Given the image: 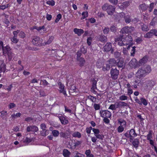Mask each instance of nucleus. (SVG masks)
Returning <instances> with one entry per match:
<instances>
[{
	"label": "nucleus",
	"mask_w": 157,
	"mask_h": 157,
	"mask_svg": "<svg viewBox=\"0 0 157 157\" xmlns=\"http://www.w3.org/2000/svg\"><path fill=\"white\" fill-rule=\"evenodd\" d=\"M115 41L118 42V44L120 46L130 45L132 44V38L131 35L128 34L117 38L115 39Z\"/></svg>",
	"instance_id": "f257e3e1"
},
{
	"label": "nucleus",
	"mask_w": 157,
	"mask_h": 157,
	"mask_svg": "<svg viewBox=\"0 0 157 157\" xmlns=\"http://www.w3.org/2000/svg\"><path fill=\"white\" fill-rule=\"evenodd\" d=\"M151 67L147 65H145L138 69L136 73V77L139 78L145 77L151 71Z\"/></svg>",
	"instance_id": "f03ea898"
},
{
	"label": "nucleus",
	"mask_w": 157,
	"mask_h": 157,
	"mask_svg": "<svg viewBox=\"0 0 157 157\" xmlns=\"http://www.w3.org/2000/svg\"><path fill=\"white\" fill-rule=\"evenodd\" d=\"M102 9L103 10L106 11L109 15H112L115 11V7L109 4L105 3L102 6Z\"/></svg>",
	"instance_id": "7ed1b4c3"
},
{
	"label": "nucleus",
	"mask_w": 157,
	"mask_h": 157,
	"mask_svg": "<svg viewBox=\"0 0 157 157\" xmlns=\"http://www.w3.org/2000/svg\"><path fill=\"white\" fill-rule=\"evenodd\" d=\"M107 62L108 64H106V67L104 66L102 67V70L104 71H109L111 67L117 66V62L114 58H111Z\"/></svg>",
	"instance_id": "20e7f679"
},
{
	"label": "nucleus",
	"mask_w": 157,
	"mask_h": 157,
	"mask_svg": "<svg viewBox=\"0 0 157 157\" xmlns=\"http://www.w3.org/2000/svg\"><path fill=\"white\" fill-rule=\"evenodd\" d=\"M2 50L3 51V54L5 56H6L7 54L8 55L9 61H10L12 59L13 56L10 48L8 45L4 47L2 45Z\"/></svg>",
	"instance_id": "39448f33"
},
{
	"label": "nucleus",
	"mask_w": 157,
	"mask_h": 157,
	"mask_svg": "<svg viewBox=\"0 0 157 157\" xmlns=\"http://www.w3.org/2000/svg\"><path fill=\"white\" fill-rule=\"evenodd\" d=\"M32 43L37 46H41L43 45V40L41 39H40L39 37L36 36H35L33 39Z\"/></svg>",
	"instance_id": "423d86ee"
},
{
	"label": "nucleus",
	"mask_w": 157,
	"mask_h": 157,
	"mask_svg": "<svg viewBox=\"0 0 157 157\" xmlns=\"http://www.w3.org/2000/svg\"><path fill=\"white\" fill-rule=\"evenodd\" d=\"M104 51L108 52L110 51L111 54H113L114 51L113 48H112V44L110 42L107 43L103 47Z\"/></svg>",
	"instance_id": "0eeeda50"
},
{
	"label": "nucleus",
	"mask_w": 157,
	"mask_h": 157,
	"mask_svg": "<svg viewBox=\"0 0 157 157\" xmlns=\"http://www.w3.org/2000/svg\"><path fill=\"white\" fill-rule=\"evenodd\" d=\"M110 73L111 78L113 79H116L117 78L119 74V71L116 68H112L110 70Z\"/></svg>",
	"instance_id": "6e6552de"
},
{
	"label": "nucleus",
	"mask_w": 157,
	"mask_h": 157,
	"mask_svg": "<svg viewBox=\"0 0 157 157\" xmlns=\"http://www.w3.org/2000/svg\"><path fill=\"white\" fill-rule=\"evenodd\" d=\"M135 30L134 27L132 26H126L123 28L121 30V32L122 33H132Z\"/></svg>",
	"instance_id": "1a4fd4ad"
},
{
	"label": "nucleus",
	"mask_w": 157,
	"mask_h": 157,
	"mask_svg": "<svg viewBox=\"0 0 157 157\" xmlns=\"http://www.w3.org/2000/svg\"><path fill=\"white\" fill-rule=\"evenodd\" d=\"M100 113L102 117L109 118L111 115L110 112L106 110L100 111Z\"/></svg>",
	"instance_id": "9d476101"
},
{
	"label": "nucleus",
	"mask_w": 157,
	"mask_h": 157,
	"mask_svg": "<svg viewBox=\"0 0 157 157\" xmlns=\"http://www.w3.org/2000/svg\"><path fill=\"white\" fill-rule=\"evenodd\" d=\"M27 132H30V131L33 132H37L38 130V128L34 125H30L27 128Z\"/></svg>",
	"instance_id": "9b49d317"
},
{
	"label": "nucleus",
	"mask_w": 157,
	"mask_h": 157,
	"mask_svg": "<svg viewBox=\"0 0 157 157\" xmlns=\"http://www.w3.org/2000/svg\"><path fill=\"white\" fill-rule=\"evenodd\" d=\"M59 85L60 92L63 93L65 96H67L66 91L64 90V86L60 82H59Z\"/></svg>",
	"instance_id": "f8f14e48"
},
{
	"label": "nucleus",
	"mask_w": 157,
	"mask_h": 157,
	"mask_svg": "<svg viewBox=\"0 0 157 157\" xmlns=\"http://www.w3.org/2000/svg\"><path fill=\"white\" fill-rule=\"evenodd\" d=\"M58 117L60 121L62 124L65 125L68 123V120L67 118L61 115L59 116Z\"/></svg>",
	"instance_id": "ddd939ff"
},
{
	"label": "nucleus",
	"mask_w": 157,
	"mask_h": 157,
	"mask_svg": "<svg viewBox=\"0 0 157 157\" xmlns=\"http://www.w3.org/2000/svg\"><path fill=\"white\" fill-rule=\"evenodd\" d=\"M129 135L130 136V142L133 140V138L137 136V134L136 133L134 129H131L129 132Z\"/></svg>",
	"instance_id": "4468645a"
},
{
	"label": "nucleus",
	"mask_w": 157,
	"mask_h": 157,
	"mask_svg": "<svg viewBox=\"0 0 157 157\" xmlns=\"http://www.w3.org/2000/svg\"><path fill=\"white\" fill-rule=\"evenodd\" d=\"M98 40L101 42L105 43L107 41V37L103 35H100L98 36Z\"/></svg>",
	"instance_id": "2eb2a0df"
},
{
	"label": "nucleus",
	"mask_w": 157,
	"mask_h": 157,
	"mask_svg": "<svg viewBox=\"0 0 157 157\" xmlns=\"http://www.w3.org/2000/svg\"><path fill=\"white\" fill-rule=\"evenodd\" d=\"M129 5V2L125 1L123 2L120 6L118 5V6L121 9L123 10L127 8Z\"/></svg>",
	"instance_id": "dca6fc26"
},
{
	"label": "nucleus",
	"mask_w": 157,
	"mask_h": 157,
	"mask_svg": "<svg viewBox=\"0 0 157 157\" xmlns=\"http://www.w3.org/2000/svg\"><path fill=\"white\" fill-rule=\"evenodd\" d=\"M79 62L78 64L80 67L83 66L85 63V60L84 58L82 57L76 59Z\"/></svg>",
	"instance_id": "f3484780"
},
{
	"label": "nucleus",
	"mask_w": 157,
	"mask_h": 157,
	"mask_svg": "<svg viewBox=\"0 0 157 157\" xmlns=\"http://www.w3.org/2000/svg\"><path fill=\"white\" fill-rule=\"evenodd\" d=\"M118 61L117 62V65L119 67L121 68H124L125 66V64L124 63V61L122 59H118Z\"/></svg>",
	"instance_id": "a211bd4d"
},
{
	"label": "nucleus",
	"mask_w": 157,
	"mask_h": 157,
	"mask_svg": "<svg viewBox=\"0 0 157 157\" xmlns=\"http://www.w3.org/2000/svg\"><path fill=\"white\" fill-rule=\"evenodd\" d=\"M74 32L75 33L77 34L78 36H80L84 32V30L81 29L75 28L74 29Z\"/></svg>",
	"instance_id": "6ab92c4d"
},
{
	"label": "nucleus",
	"mask_w": 157,
	"mask_h": 157,
	"mask_svg": "<svg viewBox=\"0 0 157 157\" xmlns=\"http://www.w3.org/2000/svg\"><path fill=\"white\" fill-rule=\"evenodd\" d=\"M114 57L115 58L117 59H121V52L118 51H116L113 52Z\"/></svg>",
	"instance_id": "aec40b11"
},
{
	"label": "nucleus",
	"mask_w": 157,
	"mask_h": 157,
	"mask_svg": "<svg viewBox=\"0 0 157 157\" xmlns=\"http://www.w3.org/2000/svg\"><path fill=\"white\" fill-rule=\"evenodd\" d=\"M132 44L130 45H129L128 46L127 49H130L131 47L132 48V49L131 50V55L132 56H134L136 50L135 49L136 47L135 46L132 47Z\"/></svg>",
	"instance_id": "412c9836"
},
{
	"label": "nucleus",
	"mask_w": 157,
	"mask_h": 157,
	"mask_svg": "<svg viewBox=\"0 0 157 157\" xmlns=\"http://www.w3.org/2000/svg\"><path fill=\"white\" fill-rule=\"evenodd\" d=\"M148 8V6H147L144 3L140 5L139 6V9L140 11L142 12L146 11Z\"/></svg>",
	"instance_id": "4be33fe9"
},
{
	"label": "nucleus",
	"mask_w": 157,
	"mask_h": 157,
	"mask_svg": "<svg viewBox=\"0 0 157 157\" xmlns=\"http://www.w3.org/2000/svg\"><path fill=\"white\" fill-rule=\"evenodd\" d=\"M155 82L153 80L148 81L147 82V86L150 88H151L155 85Z\"/></svg>",
	"instance_id": "5701e85b"
},
{
	"label": "nucleus",
	"mask_w": 157,
	"mask_h": 157,
	"mask_svg": "<svg viewBox=\"0 0 157 157\" xmlns=\"http://www.w3.org/2000/svg\"><path fill=\"white\" fill-rule=\"evenodd\" d=\"M148 60V58L147 56H145L139 61V63L142 65L145 63Z\"/></svg>",
	"instance_id": "b1692460"
},
{
	"label": "nucleus",
	"mask_w": 157,
	"mask_h": 157,
	"mask_svg": "<svg viewBox=\"0 0 157 157\" xmlns=\"http://www.w3.org/2000/svg\"><path fill=\"white\" fill-rule=\"evenodd\" d=\"M74 142L72 143L71 145V147L72 148H75L76 147L78 146L81 143V142L77 140L75 142V141H74Z\"/></svg>",
	"instance_id": "393cba45"
},
{
	"label": "nucleus",
	"mask_w": 157,
	"mask_h": 157,
	"mask_svg": "<svg viewBox=\"0 0 157 157\" xmlns=\"http://www.w3.org/2000/svg\"><path fill=\"white\" fill-rule=\"evenodd\" d=\"M118 123L120 124V126L125 128L126 126V122L123 119H120L118 120Z\"/></svg>",
	"instance_id": "a878e982"
},
{
	"label": "nucleus",
	"mask_w": 157,
	"mask_h": 157,
	"mask_svg": "<svg viewBox=\"0 0 157 157\" xmlns=\"http://www.w3.org/2000/svg\"><path fill=\"white\" fill-rule=\"evenodd\" d=\"M137 60L135 58H133L129 63V65L131 66H136L137 64Z\"/></svg>",
	"instance_id": "bb28decb"
},
{
	"label": "nucleus",
	"mask_w": 157,
	"mask_h": 157,
	"mask_svg": "<svg viewBox=\"0 0 157 157\" xmlns=\"http://www.w3.org/2000/svg\"><path fill=\"white\" fill-rule=\"evenodd\" d=\"M49 134V130H42L40 131V135L41 136L44 137L46 136L47 135Z\"/></svg>",
	"instance_id": "cd10ccee"
},
{
	"label": "nucleus",
	"mask_w": 157,
	"mask_h": 157,
	"mask_svg": "<svg viewBox=\"0 0 157 157\" xmlns=\"http://www.w3.org/2000/svg\"><path fill=\"white\" fill-rule=\"evenodd\" d=\"M70 152L67 149H64L63 151V155L65 157H69Z\"/></svg>",
	"instance_id": "c85d7f7f"
},
{
	"label": "nucleus",
	"mask_w": 157,
	"mask_h": 157,
	"mask_svg": "<svg viewBox=\"0 0 157 157\" xmlns=\"http://www.w3.org/2000/svg\"><path fill=\"white\" fill-rule=\"evenodd\" d=\"M153 29L151 30L150 32L147 33L144 36V37L146 38H150L153 35Z\"/></svg>",
	"instance_id": "c756f323"
},
{
	"label": "nucleus",
	"mask_w": 157,
	"mask_h": 157,
	"mask_svg": "<svg viewBox=\"0 0 157 157\" xmlns=\"http://www.w3.org/2000/svg\"><path fill=\"white\" fill-rule=\"evenodd\" d=\"M139 144V140L137 139H134V140L132 141V144H133L134 147L135 148H137L138 147Z\"/></svg>",
	"instance_id": "7c9ffc66"
},
{
	"label": "nucleus",
	"mask_w": 157,
	"mask_h": 157,
	"mask_svg": "<svg viewBox=\"0 0 157 157\" xmlns=\"http://www.w3.org/2000/svg\"><path fill=\"white\" fill-rule=\"evenodd\" d=\"M72 136L73 137H78L80 138L81 137V133L78 132H75L72 134Z\"/></svg>",
	"instance_id": "2f4dec72"
},
{
	"label": "nucleus",
	"mask_w": 157,
	"mask_h": 157,
	"mask_svg": "<svg viewBox=\"0 0 157 157\" xmlns=\"http://www.w3.org/2000/svg\"><path fill=\"white\" fill-rule=\"evenodd\" d=\"M156 3H155L154 2H152L150 4L149 7H148V10L149 13H150L152 11V10L155 6L156 5Z\"/></svg>",
	"instance_id": "473e14b6"
},
{
	"label": "nucleus",
	"mask_w": 157,
	"mask_h": 157,
	"mask_svg": "<svg viewBox=\"0 0 157 157\" xmlns=\"http://www.w3.org/2000/svg\"><path fill=\"white\" fill-rule=\"evenodd\" d=\"M73 157H82V154L78 153L77 151H75L72 153Z\"/></svg>",
	"instance_id": "72a5a7b5"
},
{
	"label": "nucleus",
	"mask_w": 157,
	"mask_h": 157,
	"mask_svg": "<svg viewBox=\"0 0 157 157\" xmlns=\"http://www.w3.org/2000/svg\"><path fill=\"white\" fill-rule=\"evenodd\" d=\"M1 113V117L3 119L6 118L7 115V112L5 111H2L0 112Z\"/></svg>",
	"instance_id": "f704fd0d"
},
{
	"label": "nucleus",
	"mask_w": 157,
	"mask_h": 157,
	"mask_svg": "<svg viewBox=\"0 0 157 157\" xmlns=\"http://www.w3.org/2000/svg\"><path fill=\"white\" fill-rule=\"evenodd\" d=\"M153 100L154 101L153 106L155 109L157 110V97H154L153 98Z\"/></svg>",
	"instance_id": "c9c22d12"
},
{
	"label": "nucleus",
	"mask_w": 157,
	"mask_h": 157,
	"mask_svg": "<svg viewBox=\"0 0 157 157\" xmlns=\"http://www.w3.org/2000/svg\"><path fill=\"white\" fill-rule=\"evenodd\" d=\"M52 133L53 136L57 137L59 136V133L58 130H54L52 131Z\"/></svg>",
	"instance_id": "e433bc0d"
},
{
	"label": "nucleus",
	"mask_w": 157,
	"mask_h": 157,
	"mask_svg": "<svg viewBox=\"0 0 157 157\" xmlns=\"http://www.w3.org/2000/svg\"><path fill=\"white\" fill-rule=\"evenodd\" d=\"M135 82L138 86L141 85L143 83L142 81V79L138 78L135 80Z\"/></svg>",
	"instance_id": "4c0bfd02"
},
{
	"label": "nucleus",
	"mask_w": 157,
	"mask_h": 157,
	"mask_svg": "<svg viewBox=\"0 0 157 157\" xmlns=\"http://www.w3.org/2000/svg\"><path fill=\"white\" fill-rule=\"evenodd\" d=\"M59 133L61 137L64 138L65 139H67L68 138V135H67L65 133L63 132H61Z\"/></svg>",
	"instance_id": "58836bf2"
},
{
	"label": "nucleus",
	"mask_w": 157,
	"mask_h": 157,
	"mask_svg": "<svg viewBox=\"0 0 157 157\" xmlns=\"http://www.w3.org/2000/svg\"><path fill=\"white\" fill-rule=\"evenodd\" d=\"M71 92V93L77 92L78 90L76 89L75 86L74 85H72L70 89Z\"/></svg>",
	"instance_id": "ea45409f"
},
{
	"label": "nucleus",
	"mask_w": 157,
	"mask_h": 157,
	"mask_svg": "<svg viewBox=\"0 0 157 157\" xmlns=\"http://www.w3.org/2000/svg\"><path fill=\"white\" fill-rule=\"evenodd\" d=\"M21 115L20 113H17L16 114H14L11 115V117L14 120L16 117H20Z\"/></svg>",
	"instance_id": "a19ab883"
},
{
	"label": "nucleus",
	"mask_w": 157,
	"mask_h": 157,
	"mask_svg": "<svg viewBox=\"0 0 157 157\" xmlns=\"http://www.w3.org/2000/svg\"><path fill=\"white\" fill-rule=\"evenodd\" d=\"M82 17L81 18V20L84 19L88 16V13L87 11L83 12L82 13Z\"/></svg>",
	"instance_id": "79ce46f5"
},
{
	"label": "nucleus",
	"mask_w": 157,
	"mask_h": 157,
	"mask_svg": "<svg viewBox=\"0 0 157 157\" xmlns=\"http://www.w3.org/2000/svg\"><path fill=\"white\" fill-rule=\"evenodd\" d=\"M92 87H95V88H97L96 87V84H97V82L96 80L94 78H93L92 79Z\"/></svg>",
	"instance_id": "37998d69"
},
{
	"label": "nucleus",
	"mask_w": 157,
	"mask_h": 157,
	"mask_svg": "<svg viewBox=\"0 0 157 157\" xmlns=\"http://www.w3.org/2000/svg\"><path fill=\"white\" fill-rule=\"evenodd\" d=\"M142 29L143 31H147L149 29L147 26L145 25H144L142 26Z\"/></svg>",
	"instance_id": "c03bdc74"
},
{
	"label": "nucleus",
	"mask_w": 157,
	"mask_h": 157,
	"mask_svg": "<svg viewBox=\"0 0 157 157\" xmlns=\"http://www.w3.org/2000/svg\"><path fill=\"white\" fill-rule=\"evenodd\" d=\"M140 99L141 101V102H142V104H143L145 105H147V102L145 99L142 98H140Z\"/></svg>",
	"instance_id": "a18cd8bd"
},
{
	"label": "nucleus",
	"mask_w": 157,
	"mask_h": 157,
	"mask_svg": "<svg viewBox=\"0 0 157 157\" xmlns=\"http://www.w3.org/2000/svg\"><path fill=\"white\" fill-rule=\"evenodd\" d=\"M49 5H51L52 6H54L55 4V2L54 0H52L51 1H48L46 2Z\"/></svg>",
	"instance_id": "49530a36"
},
{
	"label": "nucleus",
	"mask_w": 157,
	"mask_h": 157,
	"mask_svg": "<svg viewBox=\"0 0 157 157\" xmlns=\"http://www.w3.org/2000/svg\"><path fill=\"white\" fill-rule=\"evenodd\" d=\"M61 15L60 14H58L55 20V22L56 23H57L61 18Z\"/></svg>",
	"instance_id": "de8ad7c7"
},
{
	"label": "nucleus",
	"mask_w": 157,
	"mask_h": 157,
	"mask_svg": "<svg viewBox=\"0 0 157 157\" xmlns=\"http://www.w3.org/2000/svg\"><path fill=\"white\" fill-rule=\"evenodd\" d=\"M124 127L119 126L117 128L118 132L120 133L122 132L124 130Z\"/></svg>",
	"instance_id": "09e8293b"
},
{
	"label": "nucleus",
	"mask_w": 157,
	"mask_h": 157,
	"mask_svg": "<svg viewBox=\"0 0 157 157\" xmlns=\"http://www.w3.org/2000/svg\"><path fill=\"white\" fill-rule=\"evenodd\" d=\"M92 130L94 133V134L95 136L99 134L100 132V131L98 129H95L94 128H93L92 129Z\"/></svg>",
	"instance_id": "8fccbe9b"
},
{
	"label": "nucleus",
	"mask_w": 157,
	"mask_h": 157,
	"mask_svg": "<svg viewBox=\"0 0 157 157\" xmlns=\"http://www.w3.org/2000/svg\"><path fill=\"white\" fill-rule=\"evenodd\" d=\"M96 138L102 140L104 138V136L102 134H99V133L95 136Z\"/></svg>",
	"instance_id": "3c124183"
},
{
	"label": "nucleus",
	"mask_w": 157,
	"mask_h": 157,
	"mask_svg": "<svg viewBox=\"0 0 157 157\" xmlns=\"http://www.w3.org/2000/svg\"><path fill=\"white\" fill-rule=\"evenodd\" d=\"M103 31L105 34H107L109 31V29L108 27H105Z\"/></svg>",
	"instance_id": "603ef678"
},
{
	"label": "nucleus",
	"mask_w": 157,
	"mask_h": 157,
	"mask_svg": "<svg viewBox=\"0 0 157 157\" xmlns=\"http://www.w3.org/2000/svg\"><path fill=\"white\" fill-rule=\"evenodd\" d=\"M125 19V22L126 23H129L131 21V20L130 18V16L128 15H127L124 18Z\"/></svg>",
	"instance_id": "864d4df0"
},
{
	"label": "nucleus",
	"mask_w": 157,
	"mask_h": 157,
	"mask_svg": "<svg viewBox=\"0 0 157 157\" xmlns=\"http://www.w3.org/2000/svg\"><path fill=\"white\" fill-rule=\"evenodd\" d=\"M128 99V97L122 95L120 96L119 99L121 100H127Z\"/></svg>",
	"instance_id": "5fc2aeb1"
},
{
	"label": "nucleus",
	"mask_w": 157,
	"mask_h": 157,
	"mask_svg": "<svg viewBox=\"0 0 157 157\" xmlns=\"http://www.w3.org/2000/svg\"><path fill=\"white\" fill-rule=\"evenodd\" d=\"M54 37L53 36H51L49 38L48 40L45 43V44H50L53 40Z\"/></svg>",
	"instance_id": "6e6d98bb"
},
{
	"label": "nucleus",
	"mask_w": 157,
	"mask_h": 157,
	"mask_svg": "<svg viewBox=\"0 0 157 157\" xmlns=\"http://www.w3.org/2000/svg\"><path fill=\"white\" fill-rule=\"evenodd\" d=\"M79 50L83 54H85L87 52L86 50L85 49L84 47L83 46H82Z\"/></svg>",
	"instance_id": "4d7b16f0"
},
{
	"label": "nucleus",
	"mask_w": 157,
	"mask_h": 157,
	"mask_svg": "<svg viewBox=\"0 0 157 157\" xmlns=\"http://www.w3.org/2000/svg\"><path fill=\"white\" fill-rule=\"evenodd\" d=\"M88 99L90 100L93 102H95L96 101V98L91 95L88 96Z\"/></svg>",
	"instance_id": "13d9d810"
},
{
	"label": "nucleus",
	"mask_w": 157,
	"mask_h": 157,
	"mask_svg": "<svg viewBox=\"0 0 157 157\" xmlns=\"http://www.w3.org/2000/svg\"><path fill=\"white\" fill-rule=\"evenodd\" d=\"M92 40V38L90 37L88 38L87 40V42L88 45L90 46L91 44V42Z\"/></svg>",
	"instance_id": "bf43d9fd"
},
{
	"label": "nucleus",
	"mask_w": 157,
	"mask_h": 157,
	"mask_svg": "<svg viewBox=\"0 0 157 157\" xmlns=\"http://www.w3.org/2000/svg\"><path fill=\"white\" fill-rule=\"evenodd\" d=\"M41 128L42 130H46V128H47V127L45 124L44 123H42L40 124V125Z\"/></svg>",
	"instance_id": "052dcab7"
},
{
	"label": "nucleus",
	"mask_w": 157,
	"mask_h": 157,
	"mask_svg": "<svg viewBox=\"0 0 157 157\" xmlns=\"http://www.w3.org/2000/svg\"><path fill=\"white\" fill-rule=\"evenodd\" d=\"M152 138V134L151 131H150L149 133L147 135V140H150Z\"/></svg>",
	"instance_id": "680f3d73"
},
{
	"label": "nucleus",
	"mask_w": 157,
	"mask_h": 157,
	"mask_svg": "<svg viewBox=\"0 0 157 157\" xmlns=\"http://www.w3.org/2000/svg\"><path fill=\"white\" fill-rule=\"evenodd\" d=\"M82 52L79 50L78 51L76 54V59H77L78 58L82 57H81V56L82 55Z\"/></svg>",
	"instance_id": "e2e57ef3"
},
{
	"label": "nucleus",
	"mask_w": 157,
	"mask_h": 157,
	"mask_svg": "<svg viewBox=\"0 0 157 157\" xmlns=\"http://www.w3.org/2000/svg\"><path fill=\"white\" fill-rule=\"evenodd\" d=\"M119 102L120 107L126 106L127 105V103L124 102L119 101Z\"/></svg>",
	"instance_id": "0e129e2a"
},
{
	"label": "nucleus",
	"mask_w": 157,
	"mask_h": 157,
	"mask_svg": "<svg viewBox=\"0 0 157 157\" xmlns=\"http://www.w3.org/2000/svg\"><path fill=\"white\" fill-rule=\"evenodd\" d=\"M19 36L20 37L24 38L25 36V33L22 31H21L19 33Z\"/></svg>",
	"instance_id": "69168bd1"
},
{
	"label": "nucleus",
	"mask_w": 157,
	"mask_h": 157,
	"mask_svg": "<svg viewBox=\"0 0 157 157\" xmlns=\"http://www.w3.org/2000/svg\"><path fill=\"white\" fill-rule=\"evenodd\" d=\"M94 106L95 110L99 109L100 108V106L98 104H94Z\"/></svg>",
	"instance_id": "338daca9"
},
{
	"label": "nucleus",
	"mask_w": 157,
	"mask_h": 157,
	"mask_svg": "<svg viewBox=\"0 0 157 157\" xmlns=\"http://www.w3.org/2000/svg\"><path fill=\"white\" fill-rule=\"evenodd\" d=\"M93 128L91 127H90L89 128H87L86 129V132L88 134H90L91 132V131Z\"/></svg>",
	"instance_id": "774afa93"
}]
</instances>
